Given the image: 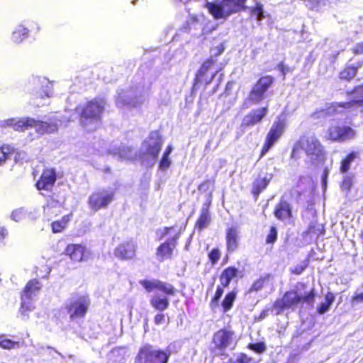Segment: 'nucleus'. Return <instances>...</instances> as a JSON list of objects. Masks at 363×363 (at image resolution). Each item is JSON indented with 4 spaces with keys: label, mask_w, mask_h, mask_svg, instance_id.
Masks as SVG:
<instances>
[{
    "label": "nucleus",
    "mask_w": 363,
    "mask_h": 363,
    "mask_svg": "<svg viewBox=\"0 0 363 363\" xmlns=\"http://www.w3.org/2000/svg\"><path fill=\"white\" fill-rule=\"evenodd\" d=\"M236 297L237 291L235 289L228 291L225 294L223 300L221 302V306L223 312H228L233 308Z\"/></svg>",
    "instance_id": "2f4dec72"
},
{
    "label": "nucleus",
    "mask_w": 363,
    "mask_h": 363,
    "mask_svg": "<svg viewBox=\"0 0 363 363\" xmlns=\"http://www.w3.org/2000/svg\"><path fill=\"white\" fill-rule=\"evenodd\" d=\"M247 348L257 354H262L266 350V345L264 342H258L256 343H250Z\"/></svg>",
    "instance_id": "c03bdc74"
},
{
    "label": "nucleus",
    "mask_w": 363,
    "mask_h": 363,
    "mask_svg": "<svg viewBox=\"0 0 363 363\" xmlns=\"http://www.w3.org/2000/svg\"><path fill=\"white\" fill-rule=\"evenodd\" d=\"M277 68L283 75L284 79L285 78L286 72L291 71L289 67H286L282 62L279 63L277 65Z\"/></svg>",
    "instance_id": "4d7b16f0"
},
{
    "label": "nucleus",
    "mask_w": 363,
    "mask_h": 363,
    "mask_svg": "<svg viewBox=\"0 0 363 363\" xmlns=\"http://www.w3.org/2000/svg\"><path fill=\"white\" fill-rule=\"evenodd\" d=\"M171 353L161 349L155 350L150 344L140 347L135 361L138 363H168Z\"/></svg>",
    "instance_id": "0eeeda50"
},
{
    "label": "nucleus",
    "mask_w": 363,
    "mask_h": 363,
    "mask_svg": "<svg viewBox=\"0 0 363 363\" xmlns=\"http://www.w3.org/2000/svg\"><path fill=\"white\" fill-rule=\"evenodd\" d=\"M136 245L128 240L119 244L114 250V255L121 260L130 259L135 257Z\"/></svg>",
    "instance_id": "6ab92c4d"
},
{
    "label": "nucleus",
    "mask_w": 363,
    "mask_h": 363,
    "mask_svg": "<svg viewBox=\"0 0 363 363\" xmlns=\"http://www.w3.org/2000/svg\"><path fill=\"white\" fill-rule=\"evenodd\" d=\"M33 124H34L33 118H10L1 121L0 127L2 128H11L14 131L22 133L32 128Z\"/></svg>",
    "instance_id": "f3484780"
},
{
    "label": "nucleus",
    "mask_w": 363,
    "mask_h": 363,
    "mask_svg": "<svg viewBox=\"0 0 363 363\" xmlns=\"http://www.w3.org/2000/svg\"><path fill=\"white\" fill-rule=\"evenodd\" d=\"M174 229V226H166L163 228L160 235V239H162L170 233V231Z\"/></svg>",
    "instance_id": "13d9d810"
},
{
    "label": "nucleus",
    "mask_w": 363,
    "mask_h": 363,
    "mask_svg": "<svg viewBox=\"0 0 363 363\" xmlns=\"http://www.w3.org/2000/svg\"><path fill=\"white\" fill-rule=\"evenodd\" d=\"M20 343L9 338H0V347L5 350H11L19 347Z\"/></svg>",
    "instance_id": "ea45409f"
},
{
    "label": "nucleus",
    "mask_w": 363,
    "mask_h": 363,
    "mask_svg": "<svg viewBox=\"0 0 363 363\" xmlns=\"http://www.w3.org/2000/svg\"><path fill=\"white\" fill-rule=\"evenodd\" d=\"M247 0H221L220 2H206L204 7L214 19H225L233 13L247 10Z\"/></svg>",
    "instance_id": "7ed1b4c3"
},
{
    "label": "nucleus",
    "mask_w": 363,
    "mask_h": 363,
    "mask_svg": "<svg viewBox=\"0 0 363 363\" xmlns=\"http://www.w3.org/2000/svg\"><path fill=\"white\" fill-rule=\"evenodd\" d=\"M105 106L104 99L95 97L75 107L79 123L86 132L92 133L100 128Z\"/></svg>",
    "instance_id": "f257e3e1"
},
{
    "label": "nucleus",
    "mask_w": 363,
    "mask_h": 363,
    "mask_svg": "<svg viewBox=\"0 0 363 363\" xmlns=\"http://www.w3.org/2000/svg\"><path fill=\"white\" fill-rule=\"evenodd\" d=\"M21 300V305L19 308V313L23 317L28 316V313L31 311L33 307L32 306L31 303L29 301L27 302V301H29L28 298H23Z\"/></svg>",
    "instance_id": "79ce46f5"
},
{
    "label": "nucleus",
    "mask_w": 363,
    "mask_h": 363,
    "mask_svg": "<svg viewBox=\"0 0 363 363\" xmlns=\"http://www.w3.org/2000/svg\"><path fill=\"white\" fill-rule=\"evenodd\" d=\"M211 222V216L210 213H206L201 211L195 223V228L199 231H202L205 228H206Z\"/></svg>",
    "instance_id": "f704fd0d"
},
{
    "label": "nucleus",
    "mask_w": 363,
    "mask_h": 363,
    "mask_svg": "<svg viewBox=\"0 0 363 363\" xmlns=\"http://www.w3.org/2000/svg\"><path fill=\"white\" fill-rule=\"evenodd\" d=\"M29 31L26 28L18 26L12 33V40L15 43H21L28 37Z\"/></svg>",
    "instance_id": "c9c22d12"
},
{
    "label": "nucleus",
    "mask_w": 363,
    "mask_h": 363,
    "mask_svg": "<svg viewBox=\"0 0 363 363\" xmlns=\"http://www.w3.org/2000/svg\"><path fill=\"white\" fill-rule=\"evenodd\" d=\"M113 199V191L100 189L91 192L88 198L87 204L91 211L96 212L107 208Z\"/></svg>",
    "instance_id": "9b49d317"
},
{
    "label": "nucleus",
    "mask_w": 363,
    "mask_h": 363,
    "mask_svg": "<svg viewBox=\"0 0 363 363\" xmlns=\"http://www.w3.org/2000/svg\"><path fill=\"white\" fill-rule=\"evenodd\" d=\"M210 182H210V180H206V181H204L203 182L201 183V184L199 185L198 189H199V190H201V189H202V188H203L206 184H208V183H210Z\"/></svg>",
    "instance_id": "0e129e2a"
},
{
    "label": "nucleus",
    "mask_w": 363,
    "mask_h": 363,
    "mask_svg": "<svg viewBox=\"0 0 363 363\" xmlns=\"http://www.w3.org/2000/svg\"><path fill=\"white\" fill-rule=\"evenodd\" d=\"M309 264V260L305 259L301 264L296 265L294 268L290 269L293 274L299 275L302 274Z\"/></svg>",
    "instance_id": "a18cd8bd"
},
{
    "label": "nucleus",
    "mask_w": 363,
    "mask_h": 363,
    "mask_svg": "<svg viewBox=\"0 0 363 363\" xmlns=\"http://www.w3.org/2000/svg\"><path fill=\"white\" fill-rule=\"evenodd\" d=\"M150 305L156 310L163 311L166 310L169 302L167 297L153 296L150 301Z\"/></svg>",
    "instance_id": "72a5a7b5"
},
{
    "label": "nucleus",
    "mask_w": 363,
    "mask_h": 363,
    "mask_svg": "<svg viewBox=\"0 0 363 363\" xmlns=\"http://www.w3.org/2000/svg\"><path fill=\"white\" fill-rule=\"evenodd\" d=\"M216 63V60L212 57L203 62L195 74L192 86L193 90H197L201 86L205 89L212 82L218 72V70L211 72Z\"/></svg>",
    "instance_id": "1a4fd4ad"
},
{
    "label": "nucleus",
    "mask_w": 363,
    "mask_h": 363,
    "mask_svg": "<svg viewBox=\"0 0 363 363\" xmlns=\"http://www.w3.org/2000/svg\"><path fill=\"white\" fill-rule=\"evenodd\" d=\"M41 289L40 281L33 279L27 282L21 294V299L28 298L31 300L32 297L35 296Z\"/></svg>",
    "instance_id": "a878e982"
},
{
    "label": "nucleus",
    "mask_w": 363,
    "mask_h": 363,
    "mask_svg": "<svg viewBox=\"0 0 363 363\" xmlns=\"http://www.w3.org/2000/svg\"><path fill=\"white\" fill-rule=\"evenodd\" d=\"M352 185V179L350 177H345L342 182V187L344 189L350 190Z\"/></svg>",
    "instance_id": "603ef678"
},
{
    "label": "nucleus",
    "mask_w": 363,
    "mask_h": 363,
    "mask_svg": "<svg viewBox=\"0 0 363 363\" xmlns=\"http://www.w3.org/2000/svg\"><path fill=\"white\" fill-rule=\"evenodd\" d=\"M272 177V174H267L263 177L258 175V177L254 179L252 183L251 193L255 198H257V196L267 188Z\"/></svg>",
    "instance_id": "b1692460"
},
{
    "label": "nucleus",
    "mask_w": 363,
    "mask_h": 363,
    "mask_svg": "<svg viewBox=\"0 0 363 363\" xmlns=\"http://www.w3.org/2000/svg\"><path fill=\"white\" fill-rule=\"evenodd\" d=\"M181 236V232L179 230L171 238L162 242L156 248V257L160 262H164L171 259L173 257L174 250L178 244V240Z\"/></svg>",
    "instance_id": "ddd939ff"
},
{
    "label": "nucleus",
    "mask_w": 363,
    "mask_h": 363,
    "mask_svg": "<svg viewBox=\"0 0 363 363\" xmlns=\"http://www.w3.org/2000/svg\"><path fill=\"white\" fill-rule=\"evenodd\" d=\"M208 256L211 264L214 265L218 262L220 253L218 248H213L209 252Z\"/></svg>",
    "instance_id": "09e8293b"
},
{
    "label": "nucleus",
    "mask_w": 363,
    "mask_h": 363,
    "mask_svg": "<svg viewBox=\"0 0 363 363\" xmlns=\"http://www.w3.org/2000/svg\"><path fill=\"white\" fill-rule=\"evenodd\" d=\"M352 53L354 55L363 54V41L357 43L355 46L352 48Z\"/></svg>",
    "instance_id": "5fc2aeb1"
},
{
    "label": "nucleus",
    "mask_w": 363,
    "mask_h": 363,
    "mask_svg": "<svg viewBox=\"0 0 363 363\" xmlns=\"http://www.w3.org/2000/svg\"><path fill=\"white\" fill-rule=\"evenodd\" d=\"M226 251L231 254L237 251L240 246V232L238 228L232 225L225 230Z\"/></svg>",
    "instance_id": "aec40b11"
},
{
    "label": "nucleus",
    "mask_w": 363,
    "mask_h": 363,
    "mask_svg": "<svg viewBox=\"0 0 363 363\" xmlns=\"http://www.w3.org/2000/svg\"><path fill=\"white\" fill-rule=\"evenodd\" d=\"M8 235V232L6 228L0 226V241L4 240Z\"/></svg>",
    "instance_id": "052dcab7"
},
{
    "label": "nucleus",
    "mask_w": 363,
    "mask_h": 363,
    "mask_svg": "<svg viewBox=\"0 0 363 363\" xmlns=\"http://www.w3.org/2000/svg\"><path fill=\"white\" fill-rule=\"evenodd\" d=\"M57 181V172L53 167H45L35 182V187L39 191H51Z\"/></svg>",
    "instance_id": "2eb2a0df"
},
{
    "label": "nucleus",
    "mask_w": 363,
    "mask_h": 363,
    "mask_svg": "<svg viewBox=\"0 0 363 363\" xmlns=\"http://www.w3.org/2000/svg\"><path fill=\"white\" fill-rule=\"evenodd\" d=\"M211 205V200L208 199V201L204 202V203L203 204V207H202L201 211H202V212L206 211V213H210L209 208H210Z\"/></svg>",
    "instance_id": "bf43d9fd"
},
{
    "label": "nucleus",
    "mask_w": 363,
    "mask_h": 363,
    "mask_svg": "<svg viewBox=\"0 0 363 363\" xmlns=\"http://www.w3.org/2000/svg\"><path fill=\"white\" fill-rule=\"evenodd\" d=\"M223 50H224L223 48H221L220 49H219L218 52L217 53V55L221 54L223 52Z\"/></svg>",
    "instance_id": "69168bd1"
},
{
    "label": "nucleus",
    "mask_w": 363,
    "mask_h": 363,
    "mask_svg": "<svg viewBox=\"0 0 363 363\" xmlns=\"http://www.w3.org/2000/svg\"><path fill=\"white\" fill-rule=\"evenodd\" d=\"M235 335L234 330L228 327H223L216 331L212 337L211 354L213 356L226 355L225 351L233 344Z\"/></svg>",
    "instance_id": "423d86ee"
},
{
    "label": "nucleus",
    "mask_w": 363,
    "mask_h": 363,
    "mask_svg": "<svg viewBox=\"0 0 363 363\" xmlns=\"http://www.w3.org/2000/svg\"><path fill=\"white\" fill-rule=\"evenodd\" d=\"M351 301L352 303H362L363 302V292L355 294L352 296Z\"/></svg>",
    "instance_id": "6e6d98bb"
},
{
    "label": "nucleus",
    "mask_w": 363,
    "mask_h": 363,
    "mask_svg": "<svg viewBox=\"0 0 363 363\" xmlns=\"http://www.w3.org/2000/svg\"><path fill=\"white\" fill-rule=\"evenodd\" d=\"M143 143L145 145V154L156 160L163 144L162 137L160 133L157 130L151 131Z\"/></svg>",
    "instance_id": "4468645a"
},
{
    "label": "nucleus",
    "mask_w": 363,
    "mask_h": 363,
    "mask_svg": "<svg viewBox=\"0 0 363 363\" xmlns=\"http://www.w3.org/2000/svg\"><path fill=\"white\" fill-rule=\"evenodd\" d=\"M278 239V231L275 226L272 225L269 228V233L267 234L266 239H265V243L273 245L274 244Z\"/></svg>",
    "instance_id": "a19ab883"
},
{
    "label": "nucleus",
    "mask_w": 363,
    "mask_h": 363,
    "mask_svg": "<svg viewBox=\"0 0 363 363\" xmlns=\"http://www.w3.org/2000/svg\"><path fill=\"white\" fill-rule=\"evenodd\" d=\"M86 247L82 244H68L63 254L68 256L74 262H82L84 259Z\"/></svg>",
    "instance_id": "5701e85b"
},
{
    "label": "nucleus",
    "mask_w": 363,
    "mask_h": 363,
    "mask_svg": "<svg viewBox=\"0 0 363 363\" xmlns=\"http://www.w3.org/2000/svg\"><path fill=\"white\" fill-rule=\"evenodd\" d=\"M323 228L322 227L321 229L320 228V225L317 224L316 223H311L308 226L307 229L304 232L306 235H319L320 233H323Z\"/></svg>",
    "instance_id": "49530a36"
},
{
    "label": "nucleus",
    "mask_w": 363,
    "mask_h": 363,
    "mask_svg": "<svg viewBox=\"0 0 363 363\" xmlns=\"http://www.w3.org/2000/svg\"><path fill=\"white\" fill-rule=\"evenodd\" d=\"M359 157V152L350 151L340 161V172L342 174L347 173L350 168V164Z\"/></svg>",
    "instance_id": "c756f323"
},
{
    "label": "nucleus",
    "mask_w": 363,
    "mask_h": 363,
    "mask_svg": "<svg viewBox=\"0 0 363 363\" xmlns=\"http://www.w3.org/2000/svg\"><path fill=\"white\" fill-rule=\"evenodd\" d=\"M42 84V86L35 91V93L34 94L33 96V100L50 98L52 96V87L50 85V83L45 79H43Z\"/></svg>",
    "instance_id": "7c9ffc66"
},
{
    "label": "nucleus",
    "mask_w": 363,
    "mask_h": 363,
    "mask_svg": "<svg viewBox=\"0 0 363 363\" xmlns=\"http://www.w3.org/2000/svg\"><path fill=\"white\" fill-rule=\"evenodd\" d=\"M335 296L333 293L328 291L325 295V301L321 303L317 308V313L318 314H324L326 313L331 305L335 301Z\"/></svg>",
    "instance_id": "473e14b6"
},
{
    "label": "nucleus",
    "mask_w": 363,
    "mask_h": 363,
    "mask_svg": "<svg viewBox=\"0 0 363 363\" xmlns=\"http://www.w3.org/2000/svg\"><path fill=\"white\" fill-rule=\"evenodd\" d=\"M362 63H359L357 65H347L345 66L338 74V78L341 81L350 82L354 79L357 76L359 69L362 67Z\"/></svg>",
    "instance_id": "cd10ccee"
},
{
    "label": "nucleus",
    "mask_w": 363,
    "mask_h": 363,
    "mask_svg": "<svg viewBox=\"0 0 363 363\" xmlns=\"http://www.w3.org/2000/svg\"><path fill=\"white\" fill-rule=\"evenodd\" d=\"M315 300V289L313 288L310 291L306 293L303 296H300L294 290L286 291L282 298L277 299L273 303V308L277 310V314H280L286 309H289L300 303H307L312 306Z\"/></svg>",
    "instance_id": "20e7f679"
},
{
    "label": "nucleus",
    "mask_w": 363,
    "mask_h": 363,
    "mask_svg": "<svg viewBox=\"0 0 363 363\" xmlns=\"http://www.w3.org/2000/svg\"><path fill=\"white\" fill-rule=\"evenodd\" d=\"M73 217L72 213L63 216L61 219L55 220L51 223L50 226L53 233H60L65 230L68 223L71 221Z\"/></svg>",
    "instance_id": "c85d7f7f"
},
{
    "label": "nucleus",
    "mask_w": 363,
    "mask_h": 363,
    "mask_svg": "<svg viewBox=\"0 0 363 363\" xmlns=\"http://www.w3.org/2000/svg\"><path fill=\"white\" fill-rule=\"evenodd\" d=\"M225 287L220 285L217 286L214 295L211 297L209 303V307L211 310H215L219 306L220 299L224 293Z\"/></svg>",
    "instance_id": "58836bf2"
},
{
    "label": "nucleus",
    "mask_w": 363,
    "mask_h": 363,
    "mask_svg": "<svg viewBox=\"0 0 363 363\" xmlns=\"http://www.w3.org/2000/svg\"><path fill=\"white\" fill-rule=\"evenodd\" d=\"M220 83H221V77H220L218 83L216 84V85L213 88V90H212V92L211 94H214L215 92H216L218 91V89H219L220 87Z\"/></svg>",
    "instance_id": "680f3d73"
},
{
    "label": "nucleus",
    "mask_w": 363,
    "mask_h": 363,
    "mask_svg": "<svg viewBox=\"0 0 363 363\" xmlns=\"http://www.w3.org/2000/svg\"><path fill=\"white\" fill-rule=\"evenodd\" d=\"M35 128V130L40 135L50 134L58 130V125L54 122H47L34 118V124L32 128Z\"/></svg>",
    "instance_id": "393cba45"
},
{
    "label": "nucleus",
    "mask_w": 363,
    "mask_h": 363,
    "mask_svg": "<svg viewBox=\"0 0 363 363\" xmlns=\"http://www.w3.org/2000/svg\"><path fill=\"white\" fill-rule=\"evenodd\" d=\"M353 94H358L361 99H363V83L358 84L357 86H354L352 89L347 91L346 92V95L347 96H350Z\"/></svg>",
    "instance_id": "8fccbe9b"
},
{
    "label": "nucleus",
    "mask_w": 363,
    "mask_h": 363,
    "mask_svg": "<svg viewBox=\"0 0 363 363\" xmlns=\"http://www.w3.org/2000/svg\"><path fill=\"white\" fill-rule=\"evenodd\" d=\"M91 305L88 295H82L72 299L66 306L65 310L71 320L83 319L86 315Z\"/></svg>",
    "instance_id": "9d476101"
},
{
    "label": "nucleus",
    "mask_w": 363,
    "mask_h": 363,
    "mask_svg": "<svg viewBox=\"0 0 363 363\" xmlns=\"http://www.w3.org/2000/svg\"><path fill=\"white\" fill-rule=\"evenodd\" d=\"M57 206H59V201L55 199L53 195H51L47 200L46 204L44 206V211H46L48 214H50L52 208Z\"/></svg>",
    "instance_id": "de8ad7c7"
},
{
    "label": "nucleus",
    "mask_w": 363,
    "mask_h": 363,
    "mask_svg": "<svg viewBox=\"0 0 363 363\" xmlns=\"http://www.w3.org/2000/svg\"><path fill=\"white\" fill-rule=\"evenodd\" d=\"M287 127L286 115L280 114L274 121L268 130L264 143L259 153L258 160L264 157L266 154L281 139Z\"/></svg>",
    "instance_id": "39448f33"
},
{
    "label": "nucleus",
    "mask_w": 363,
    "mask_h": 363,
    "mask_svg": "<svg viewBox=\"0 0 363 363\" xmlns=\"http://www.w3.org/2000/svg\"><path fill=\"white\" fill-rule=\"evenodd\" d=\"M165 315L163 313H157L154 317V323L155 325H159L164 323Z\"/></svg>",
    "instance_id": "864d4df0"
},
{
    "label": "nucleus",
    "mask_w": 363,
    "mask_h": 363,
    "mask_svg": "<svg viewBox=\"0 0 363 363\" xmlns=\"http://www.w3.org/2000/svg\"><path fill=\"white\" fill-rule=\"evenodd\" d=\"M300 285L304 289L306 286V284L304 283H300Z\"/></svg>",
    "instance_id": "338daca9"
},
{
    "label": "nucleus",
    "mask_w": 363,
    "mask_h": 363,
    "mask_svg": "<svg viewBox=\"0 0 363 363\" xmlns=\"http://www.w3.org/2000/svg\"><path fill=\"white\" fill-rule=\"evenodd\" d=\"M360 238H361V239H362V242H363V232L361 233V235H360Z\"/></svg>",
    "instance_id": "774afa93"
},
{
    "label": "nucleus",
    "mask_w": 363,
    "mask_h": 363,
    "mask_svg": "<svg viewBox=\"0 0 363 363\" xmlns=\"http://www.w3.org/2000/svg\"><path fill=\"white\" fill-rule=\"evenodd\" d=\"M270 277L271 275L267 274L255 280L249 288L248 292L252 293L255 291H259L262 289Z\"/></svg>",
    "instance_id": "e433bc0d"
},
{
    "label": "nucleus",
    "mask_w": 363,
    "mask_h": 363,
    "mask_svg": "<svg viewBox=\"0 0 363 363\" xmlns=\"http://www.w3.org/2000/svg\"><path fill=\"white\" fill-rule=\"evenodd\" d=\"M326 139L331 142H345L352 140L356 131L349 125H331L327 129Z\"/></svg>",
    "instance_id": "f8f14e48"
},
{
    "label": "nucleus",
    "mask_w": 363,
    "mask_h": 363,
    "mask_svg": "<svg viewBox=\"0 0 363 363\" xmlns=\"http://www.w3.org/2000/svg\"><path fill=\"white\" fill-rule=\"evenodd\" d=\"M250 13L255 16L257 20H262L264 18L263 6L260 2H257L255 6L250 9Z\"/></svg>",
    "instance_id": "37998d69"
},
{
    "label": "nucleus",
    "mask_w": 363,
    "mask_h": 363,
    "mask_svg": "<svg viewBox=\"0 0 363 363\" xmlns=\"http://www.w3.org/2000/svg\"><path fill=\"white\" fill-rule=\"evenodd\" d=\"M172 145H168L164 151V152L163 153V155H167V156H169L170 153L172 152Z\"/></svg>",
    "instance_id": "e2e57ef3"
},
{
    "label": "nucleus",
    "mask_w": 363,
    "mask_h": 363,
    "mask_svg": "<svg viewBox=\"0 0 363 363\" xmlns=\"http://www.w3.org/2000/svg\"><path fill=\"white\" fill-rule=\"evenodd\" d=\"M239 271L234 266H229L224 269L219 277L220 286L227 288L230 284L233 279L238 276Z\"/></svg>",
    "instance_id": "bb28decb"
},
{
    "label": "nucleus",
    "mask_w": 363,
    "mask_h": 363,
    "mask_svg": "<svg viewBox=\"0 0 363 363\" xmlns=\"http://www.w3.org/2000/svg\"><path fill=\"white\" fill-rule=\"evenodd\" d=\"M139 283L148 293L157 290L169 296H174L177 293V289L172 284L160 280L143 279Z\"/></svg>",
    "instance_id": "dca6fc26"
},
{
    "label": "nucleus",
    "mask_w": 363,
    "mask_h": 363,
    "mask_svg": "<svg viewBox=\"0 0 363 363\" xmlns=\"http://www.w3.org/2000/svg\"><path fill=\"white\" fill-rule=\"evenodd\" d=\"M275 218L280 221L290 220L293 218V211L291 204L284 199H281L274 209Z\"/></svg>",
    "instance_id": "412c9836"
},
{
    "label": "nucleus",
    "mask_w": 363,
    "mask_h": 363,
    "mask_svg": "<svg viewBox=\"0 0 363 363\" xmlns=\"http://www.w3.org/2000/svg\"><path fill=\"white\" fill-rule=\"evenodd\" d=\"M363 106V99H354L350 101L337 102L332 104L327 109L322 108L316 111L314 114H320L322 116L328 115L330 112L336 111L338 108H342L345 109H350L353 106Z\"/></svg>",
    "instance_id": "4be33fe9"
},
{
    "label": "nucleus",
    "mask_w": 363,
    "mask_h": 363,
    "mask_svg": "<svg viewBox=\"0 0 363 363\" xmlns=\"http://www.w3.org/2000/svg\"><path fill=\"white\" fill-rule=\"evenodd\" d=\"M15 152V148L10 145L4 144L0 147V166L10 158Z\"/></svg>",
    "instance_id": "4c0bfd02"
},
{
    "label": "nucleus",
    "mask_w": 363,
    "mask_h": 363,
    "mask_svg": "<svg viewBox=\"0 0 363 363\" xmlns=\"http://www.w3.org/2000/svg\"><path fill=\"white\" fill-rule=\"evenodd\" d=\"M275 83V78L270 74L260 76L251 88L248 101L252 104H259L267 96V91Z\"/></svg>",
    "instance_id": "6e6552de"
},
{
    "label": "nucleus",
    "mask_w": 363,
    "mask_h": 363,
    "mask_svg": "<svg viewBox=\"0 0 363 363\" xmlns=\"http://www.w3.org/2000/svg\"><path fill=\"white\" fill-rule=\"evenodd\" d=\"M171 164V161L169 156L163 155L159 164V167L161 169H165L168 168Z\"/></svg>",
    "instance_id": "3c124183"
},
{
    "label": "nucleus",
    "mask_w": 363,
    "mask_h": 363,
    "mask_svg": "<svg viewBox=\"0 0 363 363\" xmlns=\"http://www.w3.org/2000/svg\"><path fill=\"white\" fill-rule=\"evenodd\" d=\"M303 150L305 154L311 159L315 160H325L326 151L320 140L315 136L301 138L294 145L291 158H299L298 152Z\"/></svg>",
    "instance_id": "f03ea898"
},
{
    "label": "nucleus",
    "mask_w": 363,
    "mask_h": 363,
    "mask_svg": "<svg viewBox=\"0 0 363 363\" xmlns=\"http://www.w3.org/2000/svg\"><path fill=\"white\" fill-rule=\"evenodd\" d=\"M268 113V106L255 108L247 113L242 120L240 126L247 128L260 123Z\"/></svg>",
    "instance_id": "a211bd4d"
}]
</instances>
